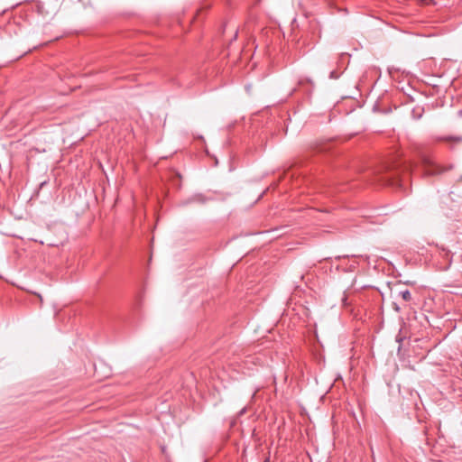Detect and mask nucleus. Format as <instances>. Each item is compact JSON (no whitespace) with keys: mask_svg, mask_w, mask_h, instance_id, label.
<instances>
[{"mask_svg":"<svg viewBox=\"0 0 462 462\" xmlns=\"http://www.w3.org/2000/svg\"><path fill=\"white\" fill-rule=\"evenodd\" d=\"M410 168V165L398 168L395 171L394 175L392 176L389 180V184L402 188L404 186V182L406 181V178H408Z\"/></svg>","mask_w":462,"mask_h":462,"instance_id":"f257e3e1","label":"nucleus"},{"mask_svg":"<svg viewBox=\"0 0 462 462\" xmlns=\"http://www.w3.org/2000/svg\"><path fill=\"white\" fill-rule=\"evenodd\" d=\"M422 166L425 174L429 176L437 175L446 171V169H443L436 162L426 157L422 159Z\"/></svg>","mask_w":462,"mask_h":462,"instance_id":"f03ea898","label":"nucleus"},{"mask_svg":"<svg viewBox=\"0 0 462 462\" xmlns=\"http://www.w3.org/2000/svg\"><path fill=\"white\" fill-rule=\"evenodd\" d=\"M400 296L405 301H410L411 300V294L408 290L400 291Z\"/></svg>","mask_w":462,"mask_h":462,"instance_id":"7ed1b4c3","label":"nucleus"},{"mask_svg":"<svg viewBox=\"0 0 462 462\" xmlns=\"http://www.w3.org/2000/svg\"><path fill=\"white\" fill-rule=\"evenodd\" d=\"M263 462H270V457H266Z\"/></svg>","mask_w":462,"mask_h":462,"instance_id":"20e7f679","label":"nucleus"}]
</instances>
